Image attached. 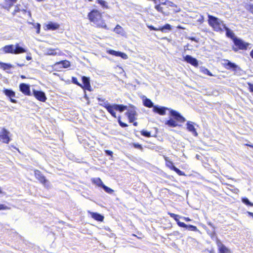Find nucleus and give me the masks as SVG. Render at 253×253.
I'll list each match as a JSON object with an SVG mask.
<instances>
[{"instance_id": "obj_1", "label": "nucleus", "mask_w": 253, "mask_h": 253, "mask_svg": "<svg viewBox=\"0 0 253 253\" xmlns=\"http://www.w3.org/2000/svg\"><path fill=\"white\" fill-rule=\"evenodd\" d=\"M89 20L93 25L98 28L108 30L104 20L102 19L101 13L97 10L93 9L87 15Z\"/></svg>"}, {"instance_id": "obj_2", "label": "nucleus", "mask_w": 253, "mask_h": 253, "mask_svg": "<svg viewBox=\"0 0 253 253\" xmlns=\"http://www.w3.org/2000/svg\"><path fill=\"white\" fill-rule=\"evenodd\" d=\"M208 17L209 24L213 28L214 31L217 32L223 31V28L225 25L222 20L211 15H209Z\"/></svg>"}, {"instance_id": "obj_3", "label": "nucleus", "mask_w": 253, "mask_h": 253, "mask_svg": "<svg viewBox=\"0 0 253 253\" xmlns=\"http://www.w3.org/2000/svg\"><path fill=\"white\" fill-rule=\"evenodd\" d=\"M127 108L126 106L116 104H110L106 108L108 112L114 118H116L115 110L119 111L120 112H123Z\"/></svg>"}, {"instance_id": "obj_4", "label": "nucleus", "mask_w": 253, "mask_h": 253, "mask_svg": "<svg viewBox=\"0 0 253 253\" xmlns=\"http://www.w3.org/2000/svg\"><path fill=\"white\" fill-rule=\"evenodd\" d=\"M233 42L235 45L238 46L240 49H246L250 44L237 38L234 39Z\"/></svg>"}, {"instance_id": "obj_5", "label": "nucleus", "mask_w": 253, "mask_h": 253, "mask_svg": "<svg viewBox=\"0 0 253 253\" xmlns=\"http://www.w3.org/2000/svg\"><path fill=\"white\" fill-rule=\"evenodd\" d=\"M33 94L34 96L39 101L44 102L46 100L45 93L42 91L33 90Z\"/></svg>"}, {"instance_id": "obj_6", "label": "nucleus", "mask_w": 253, "mask_h": 253, "mask_svg": "<svg viewBox=\"0 0 253 253\" xmlns=\"http://www.w3.org/2000/svg\"><path fill=\"white\" fill-rule=\"evenodd\" d=\"M170 109L169 108L165 107L160 106L158 105H155L153 109V112L157 113L160 115H165L166 114V111H170Z\"/></svg>"}, {"instance_id": "obj_7", "label": "nucleus", "mask_w": 253, "mask_h": 253, "mask_svg": "<svg viewBox=\"0 0 253 253\" xmlns=\"http://www.w3.org/2000/svg\"><path fill=\"white\" fill-rule=\"evenodd\" d=\"M170 114L177 121L183 123L186 121L185 119L183 116H182L178 112L175 110L170 109Z\"/></svg>"}, {"instance_id": "obj_8", "label": "nucleus", "mask_w": 253, "mask_h": 253, "mask_svg": "<svg viewBox=\"0 0 253 253\" xmlns=\"http://www.w3.org/2000/svg\"><path fill=\"white\" fill-rule=\"evenodd\" d=\"M9 132L6 129L3 128L1 132L0 133V140H2L3 142L8 143L10 141V138L8 136Z\"/></svg>"}, {"instance_id": "obj_9", "label": "nucleus", "mask_w": 253, "mask_h": 253, "mask_svg": "<svg viewBox=\"0 0 253 253\" xmlns=\"http://www.w3.org/2000/svg\"><path fill=\"white\" fill-rule=\"evenodd\" d=\"M126 114L127 116L130 123L133 122L135 120L136 112L133 107H131L128 109L127 111L126 112Z\"/></svg>"}, {"instance_id": "obj_10", "label": "nucleus", "mask_w": 253, "mask_h": 253, "mask_svg": "<svg viewBox=\"0 0 253 253\" xmlns=\"http://www.w3.org/2000/svg\"><path fill=\"white\" fill-rule=\"evenodd\" d=\"M35 175L37 179H38L42 184L45 185L46 183L48 182L44 175L39 170H35Z\"/></svg>"}, {"instance_id": "obj_11", "label": "nucleus", "mask_w": 253, "mask_h": 253, "mask_svg": "<svg viewBox=\"0 0 253 253\" xmlns=\"http://www.w3.org/2000/svg\"><path fill=\"white\" fill-rule=\"evenodd\" d=\"M194 125V123L193 122L188 121L186 123L187 129L189 132L192 133L194 136H197L198 134Z\"/></svg>"}, {"instance_id": "obj_12", "label": "nucleus", "mask_w": 253, "mask_h": 253, "mask_svg": "<svg viewBox=\"0 0 253 253\" xmlns=\"http://www.w3.org/2000/svg\"><path fill=\"white\" fill-rule=\"evenodd\" d=\"M20 90L26 95H30V86L26 84L22 83L19 85Z\"/></svg>"}, {"instance_id": "obj_13", "label": "nucleus", "mask_w": 253, "mask_h": 253, "mask_svg": "<svg viewBox=\"0 0 253 253\" xmlns=\"http://www.w3.org/2000/svg\"><path fill=\"white\" fill-rule=\"evenodd\" d=\"M184 61H186L187 63L191 64L195 67H197L198 66V60L193 58L191 55H186L184 57Z\"/></svg>"}, {"instance_id": "obj_14", "label": "nucleus", "mask_w": 253, "mask_h": 253, "mask_svg": "<svg viewBox=\"0 0 253 253\" xmlns=\"http://www.w3.org/2000/svg\"><path fill=\"white\" fill-rule=\"evenodd\" d=\"M82 81H83L84 85L82 87L83 88H84L85 89H87L88 90L90 91L91 90V86H90V84L89 78H87L85 76H83L82 77Z\"/></svg>"}, {"instance_id": "obj_15", "label": "nucleus", "mask_w": 253, "mask_h": 253, "mask_svg": "<svg viewBox=\"0 0 253 253\" xmlns=\"http://www.w3.org/2000/svg\"><path fill=\"white\" fill-rule=\"evenodd\" d=\"M27 50L24 47L20 46L19 43H16L14 45V54H17L26 52Z\"/></svg>"}, {"instance_id": "obj_16", "label": "nucleus", "mask_w": 253, "mask_h": 253, "mask_svg": "<svg viewBox=\"0 0 253 253\" xmlns=\"http://www.w3.org/2000/svg\"><path fill=\"white\" fill-rule=\"evenodd\" d=\"M224 62L225 63H224V65L227 69H233L234 70H236L238 67L237 65L228 60H225Z\"/></svg>"}, {"instance_id": "obj_17", "label": "nucleus", "mask_w": 253, "mask_h": 253, "mask_svg": "<svg viewBox=\"0 0 253 253\" xmlns=\"http://www.w3.org/2000/svg\"><path fill=\"white\" fill-rule=\"evenodd\" d=\"M3 51L6 53L14 54V45L13 44L5 45L3 47Z\"/></svg>"}, {"instance_id": "obj_18", "label": "nucleus", "mask_w": 253, "mask_h": 253, "mask_svg": "<svg viewBox=\"0 0 253 253\" xmlns=\"http://www.w3.org/2000/svg\"><path fill=\"white\" fill-rule=\"evenodd\" d=\"M91 217L98 221H102L104 219V216L99 213L93 212H89Z\"/></svg>"}, {"instance_id": "obj_19", "label": "nucleus", "mask_w": 253, "mask_h": 253, "mask_svg": "<svg viewBox=\"0 0 253 253\" xmlns=\"http://www.w3.org/2000/svg\"><path fill=\"white\" fill-rule=\"evenodd\" d=\"M223 29H224L226 31V35L227 37L231 38L234 41V39L236 38V37H235L234 33L232 31H231L230 29H229L228 27H227L226 26L224 27Z\"/></svg>"}, {"instance_id": "obj_20", "label": "nucleus", "mask_w": 253, "mask_h": 253, "mask_svg": "<svg viewBox=\"0 0 253 253\" xmlns=\"http://www.w3.org/2000/svg\"><path fill=\"white\" fill-rule=\"evenodd\" d=\"M143 105L148 108H151L154 106L153 103L152 102V101L147 98H145L143 99Z\"/></svg>"}, {"instance_id": "obj_21", "label": "nucleus", "mask_w": 253, "mask_h": 253, "mask_svg": "<svg viewBox=\"0 0 253 253\" xmlns=\"http://www.w3.org/2000/svg\"><path fill=\"white\" fill-rule=\"evenodd\" d=\"M3 93L5 95L9 97V98L15 97V92L10 89H4L3 91Z\"/></svg>"}, {"instance_id": "obj_22", "label": "nucleus", "mask_w": 253, "mask_h": 253, "mask_svg": "<svg viewBox=\"0 0 253 253\" xmlns=\"http://www.w3.org/2000/svg\"><path fill=\"white\" fill-rule=\"evenodd\" d=\"M97 100L100 102L99 105L106 108L107 106H109L110 104L108 101H105V99H102L101 98H97Z\"/></svg>"}, {"instance_id": "obj_23", "label": "nucleus", "mask_w": 253, "mask_h": 253, "mask_svg": "<svg viewBox=\"0 0 253 253\" xmlns=\"http://www.w3.org/2000/svg\"><path fill=\"white\" fill-rule=\"evenodd\" d=\"M217 246L219 247V252L220 253H225L228 250L227 248L220 242H217Z\"/></svg>"}, {"instance_id": "obj_24", "label": "nucleus", "mask_w": 253, "mask_h": 253, "mask_svg": "<svg viewBox=\"0 0 253 253\" xmlns=\"http://www.w3.org/2000/svg\"><path fill=\"white\" fill-rule=\"evenodd\" d=\"M46 27L48 30H54L57 29L59 27V25L57 23L50 22L47 25Z\"/></svg>"}, {"instance_id": "obj_25", "label": "nucleus", "mask_w": 253, "mask_h": 253, "mask_svg": "<svg viewBox=\"0 0 253 253\" xmlns=\"http://www.w3.org/2000/svg\"><path fill=\"white\" fill-rule=\"evenodd\" d=\"M155 6V8L159 12L162 13L164 15H168L169 12L164 11V8L161 6V4H157Z\"/></svg>"}, {"instance_id": "obj_26", "label": "nucleus", "mask_w": 253, "mask_h": 253, "mask_svg": "<svg viewBox=\"0 0 253 253\" xmlns=\"http://www.w3.org/2000/svg\"><path fill=\"white\" fill-rule=\"evenodd\" d=\"M12 67V65L10 64L0 62V68L3 70H9Z\"/></svg>"}, {"instance_id": "obj_27", "label": "nucleus", "mask_w": 253, "mask_h": 253, "mask_svg": "<svg viewBox=\"0 0 253 253\" xmlns=\"http://www.w3.org/2000/svg\"><path fill=\"white\" fill-rule=\"evenodd\" d=\"M165 124L170 127H175L178 126L177 123L173 119H170L166 122Z\"/></svg>"}, {"instance_id": "obj_28", "label": "nucleus", "mask_w": 253, "mask_h": 253, "mask_svg": "<svg viewBox=\"0 0 253 253\" xmlns=\"http://www.w3.org/2000/svg\"><path fill=\"white\" fill-rule=\"evenodd\" d=\"M169 164L171 165L172 168L171 169L173 170L174 171H175L179 175H184V173L181 171L180 169L176 168L173 164L172 162H169Z\"/></svg>"}, {"instance_id": "obj_29", "label": "nucleus", "mask_w": 253, "mask_h": 253, "mask_svg": "<svg viewBox=\"0 0 253 253\" xmlns=\"http://www.w3.org/2000/svg\"><path fill=\"white\" fill-rule=\"evenodd\" d=\"M92 182L97 185L99 187L102 188L103 185H104L100 178H95L92 179Z\"/></svg>"}, {"instance_id": "obj_30", "label": "nucleus", "mask_w": 253, "mask_h": 253, "mask_svg": "<svg viewBox=\"0 0 253 253\" xmlns=\"http://www.w3.org/2000/svg\"><path fill=\"white\" fill-rule=\"evenodd\" d=\"M62 65V67L63 68H68L70 66V62L67 61V60H63V61H61L59 62H57L55 64V65Z\"/></svg>"}, {"instance_id": "obj_31", "label": "nucleus", "mask_w": 253, "mask_h": 253, "mask_svg": "<svg viewBox=\"0 0 253 253\" xmlns=\"http://www.w3.org/2000/svg\"><path fill=\"white\" fill-rule=\"evenodd\" d=\"M161 4L162 5H167L168 6L175 7L177 8L176 4H175L173 2L170 1L169 0H165L164 2L162 1Z\"/></svg>"}, {"instance_id": "obj_32", "label": "nucleus", "mask_w": 253, "mask_h": 253, "mask_svg": "<svg viewBox=\"0 0 253 253\" xmlns=\"http://www.w3.org/2000/svg\"><path fill=\"white\" fill-rule=\"evenodd\" d=\"M171 29V26L169 24H166L165 26H164L162 27H160V31H161L163 32H165L166 30L169 31Z\"/></svg>"}, {"instance_id": "obj_33", "label": "nucleus", "mask_w": 253, "mask_h": 253, "mask_svg": "<svg viewBox=\"0 0 253 253\" xmlns=\"http://www.w3.org/2000/svg\"><path fill=\"white\" fill-rule=\"evenodd\" d=\"M200 72L203 73L204 74H207L210 76H212V74L210 72V71L207 68H201L200 69Z\"/></svg>"}, {"instance_id": "obj_34", "label": "nucleus", "mask_w": 253, "mask_h": 253, "mask_svg": "<svg viewBox=\"0 0 253 253\" xmlns=\"http://www.w3.org/2000/svg\"><path fill=\"white\" fill-rule=\"evenodd\" d=\"M98 3L100 4L103 7L108 8V6L106 1L103 0H96Z\"/></svg>"}, {"instance_id": "obj_35", "label": "nucleus", "mask_w": 253, "mask_h": 253, "mask_svg": "<svg viewBox=\"0 0 253 253\" xmlns=\"http://www.w3.org/2000/svg\"><path fill=\"white\" fill-rule=\"evenodd\" d=\"M46 54L49 55H55L57 54L54 49H47L46 51Z\"/></svg>"}, {"instance_id": "obj_36", "label": "nucleus", "mask_w": 253, "mask_h": 253, "mask_svg": "<svg viewBox=\"0 0 253 253\" xmlns=\"http://www.w3.org/2000/svg\"><path fill=\"white\" fill-rule=\"evenodd\" d=\"M242 202L244 203L245 204L253 207V203H251L248 198H244L242 200Z\"/></svg>"}, {"instance_id": "obj_37", "label": "nucleus", "mask_w": 253, "mask_h": 253, "mask_svg": "<svg viewBox=\"0 0 253 253\" xmlns=\"http://www.w3.org/2000/svg\"><path fill=\"white\" fill-rule=\"evenodd\" d=\"M102 188L104 189V190L109 194H112L114 192V190L106 186V185H104L102 187Z\"/></svg>"}, {"instance_id": "obj_38", "label": "nucleus", "mask_w": 253, "mask_h": 253, "mask_svg": "<svg viewBox=\"0 0 253 253\" xmlns=\"http://www.w3.org/2000/svg\"><path fill=\"white\" fill-rule=\"evenodd\" d=\"M108 53L110 54L115 55L116 56H120L121 52L116 51L114 50H109L108 51Z\"/></svg>"}, {"instance_id": "obj_39", "label": "nucleus", "mask_w": 253, "mask_h": 253, "mask_svg": "<svg viewBox=\"0 0 253 253\" xmlns=\"http://www.w3.org/2000/svg\"><path fill=\"white\" fill-rule=\"evenodd\" d=\"M186 228H188V230L193 231H199L196 226L192 225H187Z\"/></svg>"}, {"instance_id": "obj_40", "label": "nucleus", "mask_w": 253, "mask_h": 253, "mask_svg": "<svg viewBox=\"0 0 253 253\" xmlns=\"http://www.w3.org/2000/svg\"><path fill=\"white\" fill-rule=\"evenodd\" d=\"M170 235L179 237V238H182L183 237L182 234L178 231H173L170 234Z\"/></svg>"}, {"instance_id": "obj_41", "label": "nucleus", "mask_w": 253, "mask_h": 253, "mask_svg": "<svg viewBox=\"0 0 253 253\" xmlns=\"http://www.w3.org/2000/svg\"><path fill=\"white\" fill-rule=\"evenodd\" d=\"M169 214L170 215L171 217H172L176 222H177L179 219L178 218L180 217V216L177 214H175L173 213H169Z\"/></svg>"}, {"instance_id": "obj_42", "label": "nucleus", "mask_w": 253, "mask_h": 253, "mask_svg": "<svg viewBox=\"0 0 253 253\" xmlns=\"http://www.w3.org/2000/svg\"><path fill=\"white\" fill-rule=\"evenodd\" d=\"M122 30V27L119 25H117L114 28V31L117 34H120Z\"/></svg>"}, {"instance_id": "obj_43", "label": "nucleus", "mask_w": 253, "mask_h": 253, "mask_svg": "<svg viewBox=\"0 0 253 253\" xmlns=\"http://www.w3.org/2000/svg\"><path fill=\"white\" fill-rule=\"evenodd\" d=\"M141 134L143 136H146V137H149L151 136L150 132H149V131H147L142 130L141 132Z\"/></svg>"}, {"instance_id": "obj_44", "label": "nucleus", "mask_w": 253, "mask_h": 253, "mask_svg": "<svg viewBox=\"0 0 253 253\" xmlns=\"http://www.w3.org/2000/svg\"><path fill=\"white\" fill-rule=\"evenodd\" d=\"M72 82L74 84H77V85H79V86H80L81 87H83L82 84H81L80 83H79L78 82V80H77V79L76 78L72 77Z\"/></svg>"}, {"instance_id": "obj_45", "label": "nucleus", "mask_w": 253, "mask_h": 253, "mask_svg": "<svg viewBox=\"0 0 253 253\" xmlns=\"http://www.w3.org/2000/svg\"><path fill=\"white\" fill-rule=\"evenodd\" d=\"M10 208L8 206L4 204H0V211L1 210H10Z\"/></svg>"}, {"instance_id": "obj_46", "label": "nucleus", "mask_w": 253, "mask_h": 253, "mask_svg": "<svg viewBox=\"0 0 253 253\" xmlns=\"http://www.w3.org/2000/svg\"><path fill=\"white\" fill-rule=\"evenodd\" d=\"M177 224L178 226L181 227L186 228L187 226V225L184 223V222H180L179 220H178L177 222Z\"/></svg>"}, {"instance_id": "obj_47", "label": "nucleus", "mask_w": 253, "mask_h": 253, "mask_svg": "<svg viewBox=\"0 0 253 253\" xmlns=\"http://www.w3.org/2000/svg\"><path fill=\"white\" fill-rule=\"evenodd\" d=\"M148 28L150 30L160 31V27L157 28L154 27L153 26L150 25V26H148Z\"/></svg>"}, {"instance_id": "obj_48", "label": "nucleus", "mask_w": 253, "mask_h": 253, "mask_svg": "<svg viewBox=\"0 0 253 253\" xmlns=\"http://www.w3.org/2000/svg\"><path fill=\"white\" fill-rule=\"evenodd\" d=\"M120 56L123 59H126L128 58L127 55L125 53L121 52Z\"/></svg>"}, {"instance_id": "obj_49", "label": "nucleus", "mask_w": 253, "mask_h": 253, "mask_svg": "<svg viewBox=\"0 0 253 253\" xmlns=\"http://www.w3.org/2000/svg\"><path fill=\"white\" fill-rule=\"evenodd\" d=\"M36 28L37 29V31H36L37 33L39 34L40 32V28H41L40 24L39 23H37L36 26Z\"/></svg>"}, {"instance_id": "obj_50", "label": "nucleus", "mask_w": 253, "mask_h": 253, "mask_svg": "<svg viewBox=\"0 0 253 253\" xmlns=\"http://www.w3.org/2000/svg\"><path fill=\"white\" fill-rule=\"evenodd\" d=\"M133 145L135 148H137V149H141V150L142 149V146L138 143H137V144L135 143L133 144Z\"/></svg>"}, {"instance_id": "obj_51", "label": "nucleus", "mask_w": 253, "mask_h": 253, "mask_svg": "<svg viewBox=\"0 0 253 253\" xmlns=\"http://www.w3.org/2000/svg\"><path fill=\"white\" fill-rule=\"evenodd\" d=\"M118 122H119V123L120 125L121 126H122V127H126V126H127V125H126V124H125V123H124L120 121V119L118 120Z\"/></svg>"}, {"instance_id": "obj_52", "label": "nucleus", "mask_w": 253, "mask_h": 253, "mask_svg": "<svg viewBox=\"0 0 253 253\" xmlns=\"http://www.w3.org/2000/svg\"><path fill=\"white\" fill-rule=\"evenodd\" d=\"M248 84L249 86L250 91L253 92V84L251 83H248Z\"/></svg>"}, {"instance_id": "obj_53", "label": "nucleus", "mask_w": 253, "mask_h": 253, "mask_svg": "<svg viewBox=\"0 0 253 253\" xmlns=\"http://www.w3.org/2000/svg\"><path fill=\"white\" fill-rule=\"evenodd\" d=\"M248 9L253 14V5H249Z\"/></svg>"}, {"instance_id": "obj_54", "label": "nucleus", "mask_w": 253, "mask_h": 253, "mask_svg": "<svg viewBox=\"0 0 253 253\" xmlns=\"http://www.w3.org/2000/svg\"><path fill=\"white\" fill-rule=\"evenodd\" d=\"M105 153L107 155L111 156L113 154V152L110 150H106Z\"/></svg>"}, {"instance_id": "obj_55", "label": "nucleus", "mask_w": 253, "mask_h": 253, "mask_svg": "<svg viewBox=\"0 0 253 253\" xmlns=\"http://www.w3.org/2000/svg\"><path fill=\"white\" fill-rule=\"evenodd\" d=\"M165 160H166V161L168 162V163H167V166H168L169 168H170L171 169L172 166H171V165L169 164V163L170 161H168V160H167V158H166L165 159Z\"/></svg>"}, {"instance_id": "obj_56", "label": "nucleus", "mask_w": 253, "mask_h": 253, "mask_svg": "<svg viewBox=\"0 0 253 253\" xmlns=\"http://www.w3.org/2000/svg\"><path fill=\"white\" fill-rule=\"evenodd\" d=\"M10 100L12 103H16V100L12 98V97L10 98Z\"/></svg>"}, {"instance_id": "obj_57", "label": "nucleus", "mask_w": 253, "mask_h": 253, "mask_svg": "<svg viewBox=\"0 0 253 253\" xmlns=\"http://www.w3.org/2000/svg\"><path fill=\"white\" fill-rule=\"evenodd\" d=\"M184 220H185L186 221H191V219H190L189 217H184Z\"/></svg>"}, {"instance_id": "obj_58", "label": "nucleus", "mask_w": 253, "mask_h": 253, "mask_svg": "<svg viewBox=\"0 0 253 253\" xmlns=\"http://www.w3.org/2000/svg\"><path fill=\"white\" fill-rule=\"evenodd\" d=\"M250 55L252 58L253 59V49L251 51Z\"/></svg>"}, {"instance_id": "obj_59", "label": "nucleus", "mask_w": 253, "mask_h": 253, "mask_svg": "<svg viewBox=\"0 0 253 253\" xmlns=\"http://www.w3.org/2000/svg\"><path fill=\"white\" fill-rule=\"evenodd\" d=\"M26 59H27V60H31V59H32V57H31V56H26Z\"/></svg>"}, {"instance_id": "obj_60", "label": "nucleus", "mask_w": 253, "mask_h": 253, "mask_svg": "<svg viewBox=\"0 0 253 253\" xmlns=\"http://www.w3.org/2000/svg\"><path fill=\"white\" fill-rule=\"evenodd\" d=\"M246 145L253 148V144H246Z\"/></svg>"}, {"instance_id": "obj_61", "label": "nucleus", "mask_w": 253, "mask_h": 253, "mask_svg": "<svg viewBox=\"0 0 253 253\" xmlns=\"http://www.w3.org/2000/svg\"><path fill=\"white\" fill-rule=\"evenodd\" d=\"M208 224L213 228H214L213 225L211 222H209Z\"/></svg>"}, {"instance_id": "obj_62", "label": "nucleus", "mask_w": 253, "mask_h": 253, "mask_svg": "<svg viewBox=\"0 0 253 253\" xmlns=\"http://www.w3.org/2000/svg\"><path fill=\"white\" fill-rule=\"evenodd\" d=\"M190 39H191V40H192V41H197L196 40L195 38H194V37L191 38H190Z\"/></svg>"}, {"instance_id": "obj_63", "label": "nucleus", "mask_w": 253, "mask_h": 253, "mask_svg": "<svg viewBox=\"0 0 253 253\" xmlns=\"http://www.w3.org/2000/svg\"><path fill=\"white\" fill-rule=\"evenodd\" d=\"M180 10V8H177L176 10H175V12H179Z\"/></svg>"}, {"instance_id": "obj_64", "label": "nucleus", "mask_w": 253, "mask_h": 253, "mask_svg": "<svg viewBox=\"0 0 253 253\" xmlns=\"http://www.w3.org/2000/svg\"><path fill=\"white\" fill-rule=\"evenodd\" d=\"M133 125L135 126H137V122H135L133 123Z\"/></svg>"}]
</instances>
